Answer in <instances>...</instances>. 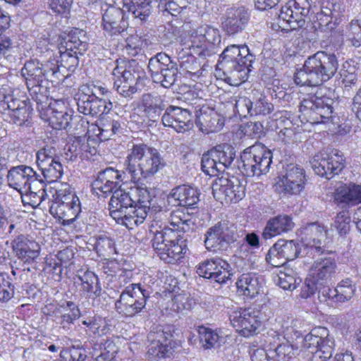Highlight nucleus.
<instances>
[{
  "label": "nucleus",
  "mask_w": 361,
  "mask_h": 361,
  "mask_svg": "<svg viewBox=\"0 0 361 361\" xmlns=\"http://www.w3.org/2000/svg\"><path fill=\"white\" fill-rule=\"evenodd\" d=\"M15 286L6 273L0 274V301L7 302L13 297Z\"/></svg>",
  "instance_id": "obj_55"
},
{
  "label": "nucleus",
  "mask_w": 361,
  "mask_h": 361,
  "mask_svg": "<svg viewBox=\"0 0 361 361\" xmlns=\"http://www.w3.org/2000/svg\"><path fill=\"white\" fill-rule=\"evenodd\" d=\"M310 164L316 174L331 179L342 171L345 167V159L338 149L330 152H319L310 160Z\"/></svg>",
  "instance_id": "obj_16"
},
{
  "label": "nucleus",
  "mask_w": 361,
  "mask_h": 361,
  "mask_svg": "<svg viewBox=\"0 0 361 361\" xmlns=\"http://www.w3.org/2000/svg\"><path fill=\"white\" fill-rule=\"evenodd\" d=\"M118 1L117 4H122L123 8H127L140 24L146 22L151 15L152 0H130V4H126L124 0Z\"/></svg>",
  "instance_id": "obj_37"
},
{
  "label": "nucleus",
  "mask_w": 361,
  "mask_h": 361,
  "mask_svg": "<svg viewBox=\"0 0 361 361\" xmlns=\"http://www.w3.org/2000/svg\"><path fill=\"white\" fill-rule=\"evenodd\" d=\"M302 346L312 353L311 361H326L335 350V340L327 328L316 326L303 339Z\"/></svg>",
  "instance_id": "obj_10"
},
{
  "label": "nucleus",
  "mask_w": 361,
  "mask_h": 361,
  "mask_svg": "<svg viewBox=\"0 0 361 361\" xmlns=\"http://www.w3.org/2000/svg\"><path fill=\"white\" fill-rule=\"evenodd\" d=\"M14 47L12 39L6 35H0V65L6 61L13 59Z\"/></svg>",
  "instance_id": "obj_58"
},
{
  "label": "nucleus",
  "mask_w": 361,
  "mask_h": 361,
  "mask_svg": "<svg viewBox=\"0 0 361 361\" xmlns=\"http://www.w3.org/2000/svg\"><path fill=\"white\" fill-rule=\"evenodd\" d=\"M45 188L46 184L44 181L43 176L37 174L36 171H35V174L32 176L30 181L27 183V186L24 190L33 191V192H36L37 195H39L40 197L46 199L47 194L46 192Z\"/></svg>",
  "instance_id": "obj_59"
},
{
  "label": "nucleus",
  "mask_w": 361,
  "mask_h": 361,
  "mask_svg": "<svg viewBox=\"0 0 361 361\" xmlns=\"http://www.w3.org/2000/svg\"><path fill=\"white\" fill-rule=\"evenodd\" d=\"M311 8L309 0H293L288 6H282L278 15L279 23L288 25L291 30L302 27Z\"/></svg>",
  "instance_id": "obj_20"
},
{
  "label": "nucleus",
  "mask_w": 361,
  "mask_h": 361,
  "mask_svg": "<svg viewBox=\"0 0 361 361\" xmlns=\"http://www.w3.org/2000/svg\"><path fill=\"white\" fill-rule=\"evenodd\" d=\"M52 161H45L37 164L39 169L41 171L42 176L47 182H54L60 178L63 173V168L61 163L54 162V166L49 168Z\"/></svg>",
  "instance_id": "obj_47"
},
{
  "label": "nucleus",
  "mask_w": 361,
  "mask_h": 361,
  "mask_svg": "<svg viewBox=\"0 0 361 361\" xmlns=\"http://www.w3.org/2000/svg\"><path fill=\"white\" fill-rule=\"evenodd\" d=\"M192 37L191 49L193 54L203 58L216 54L220 49L221 35L219 30L202 26Z\"/></svg>",
  "instance_id": "obj_18"
},
{
  "label": "nucleus",
  "mask_w": 361,
  "mask_h": 361,
  "mask_svg": "<svg viewBox=\"0 0 361 361\" xmlns=\"http://www.w3.org/2000/svg\"><path fill=\"white\" fill-rule=\"evenodd\" d=\"M295 226L292 218L286 214L278 215L270 219L262 232V237L267 240L291 231Z\"/></svg>",
  "instance_id": "obj_35"
},
{
  "label": "nucleus",
  "mask_w": 361,
  "mask_h": 361,
  "mask_svg": "<svg viewBox=\"0 0 361 361\" xmlns=\"http://www.w3.org/2000/svg\"><path fill=\"white\" fill-rule=\"evenodd\" d=\"M113 75L116 77L114 86L124 97H131L144 86L147 78L144 68L135 59L126 61L123 66H116Z\"/></svg>",
  "instance_id": "obj_7"
},
{
  "label": "nucleus",
  "mask_w": 361,
  "mask_h": 361,
  "mask_svg": "<svg viewBox=\"0 0 361 361\" xmlns=\"http://www.w3.org/2000/svg\"><path fill=\"white\" fill-rule=\"evenodd\" d=\"M99 130L101 137L104 140H109L121 132V125L118 120L106 118L101 121Z\"/></svg>",
  "instance_id": "obj_51"
},
{
  "label": "nucleus",
  "mask_w": 361,
  "mask_h": 361,
  "mask_svg": "<svg viewBox=\"0 0 361 361\" xmlns=\"http://www.w3.org/2000/svg\"><path fill=\"white\" fill-rule=\"evenodd\" d=\"M178 133H185L193 128L191 112L187 109L176 106Z\"/></svg>",
  "instance_id": "obj_53"
},
{
  "label": "nucleus",
  "mask_w": 361,
  "mask_h": 361,
  "mask_svg": "<svg viewBox=\"0 0 361 361\" xmlns=\"http://www.w3.org/2000/svg\"><path fill=\"white\" fill-rule=\"evenodd\" d=\"M201 169L206 175L210 176H214L222 171V167L218 164L216 159L210 155V150L202 155Z\"/></svg>",
  "instance_id": "obj_57"
},
{
  "label": "nucleus",
  "mask_w": 361,
  "mask_h": 361,
  "mask_svg": "<svg viewBox=\"0 0 361 361\" xmlns=\"http://www.w3.org/2000/svg\"><path fill=\"white\" fill-rule=\"evenodd\" d=\"M230 264L219 257L207 259L196 266V272L203 278L209 279L211 282L219 284L225 283L230 279Z\"/></svg>",
  "instance_id": "obj_23"
},
{
  "label": "nucleus",
  "mask_w": 361,
  "mask_h": 361,
  "mask_svg": "<svg viewBox=\"0 0 361 361\" xmlns=\"http://www.w3.org/2000/svg\"><path fill=\"white\" fill-rule=\"evenodd\" d=\"M127 174L126 170L121 171L108 167L98 172L96 179L92 183V189L100 192L104 197L117 190H122L121 183L124 180Z\"/></svg>",
  "instance_id": "obj_25"
},
{
  "label": "nucleus",
  "mask_w": 361,
  "mask_h": 361,
  "mask_svg": "<svg viewBox=\"0 0 361 361\" xmlns=\"http://www.w3.org/2000/svg\"><path fill=\"white\" fill-rule=\"evenodd\" d=\"M236 227L224 220L209 227L204 234L205 248L212 252L226 251L236 240Z\"/></svg>",
  "instance_id": "obj_15"
},
{
  "label": "nucleus",
  "mask_w": 361,
  "mask_h": 361,
  "mask_svg": "<svg viewBox=\"0 0 361 361\" xmlns=\"http://www.w3.org/2000/svg\"><path fill=\"white\" fill-rule=\"evenodd\" d=\"M152 201L153 197L147 188L117 190L109 202V214L118 224L132 229L143 223Z\"/></svg>",
  "instance_id": "obj_1"
},
{
  "label": "nucleus",
  "mask_w": 361,
  "mask_h": 361,
  "mask_svg": "<svg viewBox=\"0 0 361 361\" xmlns=\"http://www.w3.org/2000/svg\"><path fill=\"white\" fill-rule=\"evenodd\" d=\"M343 11L340 4L334 0H323L321 4V11L316 15V22L313 25L314 30L321 31H331L336 27V22Z\"/></svg>",
  "instance_id": "obj_27"
},
{
  "label": "nucleus",
  "mask_w": 361,
  "mask_h": 361,
  "mask_svg": "<svg viewBox=\"0 0 361 361\" xmlns=\"http://www.w3.org/2000/svg\"><path fill=\"white\" fill-rule=\"evenodd\" d=\"M72 114L67 111L51 110L49 118V125L56 130L66 129L72 120Z\"/></svg>",
  "instance_id": "obj_50"
},
{
  "label": "nucleus",
  "mask_w": 361,
  "mask_h": 361,
  "mask_svg": "<svg viewBox=\"0 0 361 361\" xmlns=\"http://www.w3.org/2000/svg\"><path fill=\"white\" fill-rule=\"evenodd\" d=\"M338 66L334 54L319 51L305 59L302 67L295 73V82L300 86H319L336 75Z\"/></svg>",
  "instance_id": "obj_3"
},
{
  "label": "nucleus",
  "mask_w": 361,
  "mask_h": 361,
  "mask_svg": "<svg viewBox=\"0 0 361 361\" xmlns=\"http://www.w3.org/2000/svg\"><path fill=\"white\" fill-rule=\"evenodd\" d=\"M35 174V171L30 166L19 165L11 167L7 173L6 178L9 187L21 192L26 188L27 183Z\"/></svg>",
  "instance_id": "obj_33"
},
{
  "label": "nucleus",
  "mask_w": 361,
  "mask_h": 361,
  "mask_svg": "<svg viewBox=\"0 0 361 361\" xmlns=\"http://www.w3.org/2000/svg\"><path fill=\"white\" fill-rule=\"evenodd\" d=\"M299 254L298 244L294 240L280 239L269 250L266 261L272 267H281L288 261L295 259Z\"/></svg>",
  "instance_id": "obj_24"
},
{
  "label": "nucleus",
  "mask_w": 361,
  "mask_h": 361,
  "mask_svg": "<svg viewBox=\"0 0 361 361\" xmlns=\"http://www.w3.org/2000/svg\"><path fill=\"white\" fill-rule=\"evenodd\" d=\"M337 264L334 258L325 257L317 259L310 268V276L319 282L329 283L335 276Z\"/></svg>",
  "instance_id": "obj_32"
},
{
  "label": "nucleus",
  "mask_w": 361,
  "mask_h": 361,
  "mask_svg": "<svg viewBox=\"0 0 361 361\" xmlns=\"http://www.w3.org/2000/svg\"><path fill=\"white\" fill-rule=\"evenodd\" d=\"M210 155L216 159L218 164L224 171L231 166L235 158V151L231 145L221 144L211 149Z\"/></svg>",
  "instance_id": "obj_42"
},
{
  "label": "nucleus",
  "mask_w": 361,
  "mask_h": 361,
  "mask_svg": "<svg viewBox=\"0 0 361 361\" xmlns=\"http://www.w3.org/2000/svg\"><path fill=\"white\" fill-rule=\"evenodd\" d=\"M347 37L353 46L359 47L361 46V22L353 20L349 25Z\"/></svg>",
  "instance_id": "obj_61"
},
{
  "label": "nucleus",
  "mask_w": 361,
  "mask_h": 361,
  "mask_svg": "<svg viewBox=\"0 0 361 361\" xmlns=\"http://www.w3.org/2000/svg\"><path fill=\"white\" fill-rule=\"evenodd\" d=\"M334 101L327 97L317 95L304 98L299 106L303 118L312 124L332 122Z\"/></svg>",
  "instance_id": "obj_13"
},
{
  "label": "nucleus",
  "mask_w": 361,
  "mask_h": 361,
  "mask_svg": "<svg viewBox=\"0 0 361 361\" xmlns=\"http://www.w3.org/2000/svg\"><path fill=\"white\" fill-rule=\"evenodd\" d=\"M13 93L8 79L0 75V113L8 114L18 126H27L32 111L31 106L27 99L15 97Z\"/></svg>",
  "instance_id": "obj_6"
},
{
  "label": "nucleus",
  "mask_w": 361,
  "mask_h": 361,
  "mask_svg": "<svg viewBox=\"0 0 361 361\" xmlns=\"http://www.w3.org/2000/svg\"><path fill=\"white\" fill-rule=\"evenodd\" d=\"M255 61V56L250 53L247 45L231 44L220 55L217 68L237 85L247 79Z\"/></svg>",
  "instance_id": "obj_4"
},
{
  "label": "nucleus",
  "mask_w": 361,
  "mask_h": 361,
  "mask_svg": "<svg viewBox=\"0 0 361 361\" xmlns=\"http://www.w3.org/2000/svg\"><path fill=\"white\" fill-rule=\"evenodd\" d=\"M21 74L26 83L30 85L32 82H43L44 80L57 83L63 80L58 62L54 60H49L45 63L37 59L27 61L21 69Z\"/></svg>",
  "instance_id": "obj_14"
},
{
  "label": "nucleus",
  "mask_w": 361,
  "mask_h": 361,
  "mask_svg": "<svg viewBox=\"0 0 361 361\" xmlns=\"http://www.w3.org/2000/svg\"><path fill=\"white\" fill-rule=\"evenodd\" d=\"M334 199L337 202L352 205L361 203V185L350 183L340 185L335 191Z\"/></svg>",
  "instance_id": "obj_36"
},
{
  "label": "nucleus",
  "mask_w": 361,
  "mask_h": 361,
  "mask_svg": "<svg viewBox=\"0 0 361 361\" xmlns=\"http://www.w3.org/2000/svg\"><path fill=\"white\" fill-rule=\"evenodd\" d=\"M176 106L170 105L165 109L161 116V122L166 127L173 128L178 133Z\"/></svg>",
  "instance_id": "obj_63"
},
{
  "label": "nucleus",
  "mask_w": 361,
  "mask_h": 361,
  "mask_svg": "<svg viewBox=\"0 0 361 361\" xmlns=\"http://www.w3.org/2000/svg\"><path fill=\"white\" fill-rule=\"evenodd\" d=\"M169 224L172 228L166 226L164 228L173 230L177 234H180L181 235L191 230L192 228V226H194L190 216L188 214H185L181 209H177L171 212Z\"/></svg>",
  "instance_id": "obj_41"
},
{
  "label": "nucleus",
  "mask_w": 361,
  "mask_h": 361,
  "mask_svg": "<svg viewBox=\"0 0 361 361\" xmlns=\"http://www.w3.org/2000/svg\"><path fill=\"white\" fill-rule=\"evenodd\" d=\"M229 318L233 326L244 337L257 334L261 325L259 312L250 307L235 310L231 312Z\"/></svg>",
  "instance_id": "obj_22"
},
{
  "label": "nucleus",
  "mask_w": 361,
  "mask_h": 361,
  "mask_svg": "<svg viewBox=\"0 0 361 361\" xmlns=\"http://www.w3.org/2000/svg\"><path fill=\"white\" fill-rule=\"evenodd\" d=\"M250 19L247 9L243 6L227 8L222 27L228 35H235L245 30Z\"/></svg>",
  "instance_id": "obj_29"
},
{
  "label": "nucleus",
  "mask_w": 361,
  "mask_h": 361,
  "mask_svg": "<svg viewBox=\"0 0 361 361\" xmlns=\"http://www.w3.org/2000/svg\"><path fill=\"white\" fill-rule=\"evenodd\" d=\"M149 292L140 283L126 286L116 300V312L126 317H134L145 308Z\"/></svg>",
  "instance_id": "obj_11"
},
{
  "label": "nucleus",
  "mask_w": 361,
  "mask_h": 361,
  "mask_svg": "<svg viewBox=\"0 0 361 361\" xmlns=\"http://www.w3.org/2000/svg\"><path fill=\"white\" fill-rule=\"evenodd\" d=\"M305 180H296L279 178L276 185V190L283 196L299 194L304 188Z\"/></svg>",
  "instance_id": "obj_44"
},
{
  "label": "nucleus",
  "mask_w": 361,
  "mask_h": 361,
  "mask_svg": "<svg viewBox=\"0 0 361 361\" xmlns=\"http://www.w3.org/2000/svg\"><path fill=\"white\" fill-rule=\"evenodd\" d=\"M147 67L153 82L165 88L171 87L180 78L177 63L163 52L151 57Z\"/></svg>",
  "instance_id": "obj_12"
},
{
  "label": "nucleus",
  "mask_w": 361,
  "mask_h": 361,
  "mask_svg": "<svg viewBox=\"0 0 361 361\" xmlns=\"http://www.w3.org/2000/svg\"><path fill=\"white\" fill-rule=\"evenodd\" d=\"M166 166L159 149L143 143L133 145L124 161V170L135 183L153 177Z\"/></svg>",
  "instance_id": "obj_2"
},
{
  "label": "nucleus",
  "mask_w": 361,
  "mask_h": 361,
  "mask_svg": "<svg viewBox=\"0 0 361 361\" xmlns=\"http://www.w3.org/2000/svg\"><path fill=\"white\" fill-rule=\"evenodd\" d=\"M87 48V37L82 30L74 28L62 38L59 47L60 60H53L58 62L63 78L64 70L74 72L79 64V56L83 55Z\"/></svg>",
  "instance_id": "obj_5"
},
{
  "label": "nucleus",
  "mask_w": 361,
  "mask_h": 361,
  "mask_svg": "<svg viewBox=\"0 0 361 361\" xmlns=\"http://www.w3.org/2000/svg\"><path fill=\"white\" fill-rule=\"evenodd\" d=\"M147 340L149 342H157L163 343V345L168 344L173 346L171 328L169 326L157 325L152 326L147 335Z\"/></svg>",
  "instance_id": "obj_43"
},
{
  "label": "nucleus",
  "mask_w": 361,
  "mask_h": 361,
  "mask_svg": "<svg viewBox=\"0 0 361 361\" xmlns=\"http://www.w3.org/2000/svg\"><path fill=\"white\" fill-rule=\"evenodd\" d=\"M147 355L149 359L159 360L161 358L168 357L171 353L173 346L155 342H149Z\"/></svg>",
  "instance_id": "obj_54"
},
{
  "label": "nucleus",
  "mask_w": 361,
  "mask_h": 361,
  "mask_svg": "<svg viewBox=\"0 0 361 361\" xmlns=\"http://www.w3.org/2000/svg\"><path fill=\"white\" fill-rule=\"evenodd\" d=\"M200 342L205 349H211L219 345L220 336L216 330L204 326H198Z\"/></svg>",
  "instance_id": "obj_46"
},
{
  "label": "nucleus",
  "mask_w": 361,
  "mask_h": 361,
  "mask_svg": "<svg viewBox=\"0 0 361 361\" xmlns=\"http://www.w3.org/2000/svg\"><path fill=\"white\" fill-rule=\"evenodd\" d=\"M197 189L186 185H178L167 196L168 202L173 206L195 208L200 201Z\"/></svg>",
  "instance_id": "obj_30"
},
{
  "label": "nucleus",
  "mask_w": 361,
  "mask_h": 361,
  "mask_svg": "<svg viewBox=\"0 0 361 361\" xmlns=\"http://www.w3.org/2000/svg\"><path fill=\"white\" fill-rule=\"evenodd\" d=\"M77 278L81 283L82 290L87 293L89 298H97L102 295V288L98 276L93 272L87 270Z\"/></svg>",
  "instance_id": "obj_40"
},
{
  "label": "nucleus",
  "mask_w": 361,
  "mask_h": 361,
  "mask_svg": "<svg viewBox=\"0 0 361 361\" xmlns=\"http://www.w3.org/2000/svg\"><path fill=\"white\" fill-rule=\"evenodd\" d=\"M191 0H170L169 1H161L159 7L170 13L171 16H176L187 8L190 4Z\"/></svg>",
  "instance_id": "obj_52"
},
{
  "label": "nucleus",
  "mask_w": 361,
  "mask_h": 361,
  "mask_svg": "<svg viewBox=\"0 0 361 361\" xmlns=\"http://www.w3.org/2000/svg\"><path fill=\"white\" fill-rule=\"evenodd\" d=\"M237 291L239 294L252 298L260 290L258 278L252 273L242 274L236 282Z\"/></svg>",
  "instance_id": "obj_39"
},
{
  "label": "nucleus",
  "mask_w": 361,
  "mask_h": 361,
  "mask_svg": "<svg viewBox=\"0 0 361 361\" xmlns=\"http://www.w3.org/2000/svg\"><path fill=\"white\" fill-rule=\"evenodd\" d=\"M252 116L257 115L265 116L274 110V105L267 102L264 97H260L252 102Z\"/></svg>",
  "instance_id": "obj_60"
},
{
  "label": "nucleus",
  "mask_w": 361,
  "mask_h": 361,
  "mask_svg": "<svg viewBox=\"0 0 361 361\" xmlns=\"http://www.w3.org/2000/svg\"><path fill=\"white\" fill-rule=\"evenodd\" d=\"M270 354H272V360H286L293 355V348L291 345L286 343L278 345L274 350L270 349Z\"/></svg>",
  "instance_id": "obj_62"
},
{
  "label": "nucleus",
  "mask_w": 361,
  "mask_h": 361,
  "mask_svg": "<svg viewBox=\"0 0 361 361\" xmlns=\"http://www.w3.org/2000/svg\"><path fill=\"white\" fill-rule=\"evenodd\" d=\"M328 283L319 282L317 285V298L322 302H325L328 300H331L335 302L336 298V288H331Z\"/></svg>",
  "instance_id": "obj_64"
},
{
  "label": "nucleus",
  "mask_w": 361,
  "mask_h": 361,
  "mask_svg": "<svg viewBox=\"0 0 361 361\" xmlns=\"http://www.w3.org/2000/svg\"><path fill=\"white\" fill-rule=\"evenodd\" d=\"M54 197V201L53 203H61L70 206H73V203H76L78 205H80L79 198L67 183L62 185V188L56 191Z\"/></svg>",
  "instance_id": "obj_49"
},
{
  "label": "nucleus",
  "mask_w": 361,
  "mask_h": 361,
  "mask_svg": "<svg viewBox=\"0 0 361 361\" xmlns=\"http://www.w3.org/2000/svg\"><path fill=\"white\" fill-rule=\"evenodd\" d=\"M302 282L296 273L291 269H284L279 274L278 285L284 290H293Z\"/></svg>",
  "instance_id": "obj_48"
},
{
  "label": "nucleus",
  "mask_w": 361,
  "mask_h": 361,
  "mask_svg": "<svg viewBox=\"0 0 361 361\" xmlns=\"http://www.w3.org/2000/svg\"><path fill=\"white\" fill-rule=\"evenodd\" d=\"M212 194L219 201L236 203L244 197L245 188L237 177L227 174L215 180L212 184Z\"/></svg>",
  "instance_id": "obj_17"
},
{
  "label": "nucleus",
  "mask_w": 361,
  "mask_h": 361,
  "mask_svg": "<svg viewBox=\"0 0 361 361\" xmlns=\"http://www.w3.org/2000/svg\"><path fill=\"white\" fill-rule=\"evenodd\" d=\"M114 4L106 2L102 15V25L104 30L110 36L123 35L128 27V23L125 16L122 4H117L118 0L112 1Z\"/></svg>",
  "instance_id": "obj_21"
},
{
  "label": "nucleus",
  "mask_w": 361,
  "mask_h": 361,
  "mask_svg": "<svg viewBox=\"0 0 361 361\" xmlns=\"http://www.w3.org/2000/svg\"><path fill=\"white\" fill-rule=\"evenodd\" d=\"M300 235L302 243L312 252L324 253L326 233L324 226L316 222L309 224L301 228Z\"/></svg>",
  "instance_id": "obj_26"
},
{
  "label": "nucleus",
  "mask_w": 361,
  "mask_h": 361,
  "mask_svg": "<svg viewBox=\"0 0 361 361\" xmlns=\"http://www.w3.org/2000/svg\"><path fill=\"white\" fill-rule=\"evenodd\" d=\"M78 111L86 116H97L99 114H108L112 109L114 104L108 98H100L97 92L91 93L85 92V88L75 97Z\"/></svg>",
  "instance_id": "obj_19"
},
{
  "label": "nucleus",
  "mask_w": 361,
  "mask_h": 361,
  "mask_svg": "<svg viewBox=\"0 0 361 361\" xmlns=\"http://www.w3.org/2000/svg\"><path fill=\"white\" fill-rule=\"evenodd\" d=\"M142 105L145 116L149 121H157L163 110H165V105L160 97L147 93L142 97Z\"/></svg>",
  "instance_id": "obj_38"
},
{
  "label": "nucleus",
  "mask_w": 361,
  "mask_h": 361,
  "mask_svg": "<svg viewBox=\"0 0 361 361\" xmlns=\"http://www.w3.org/2000/svg\"><path fill=\"white\" fill-rule=\"evenodd\" d=\"M279 178L288 180H305V170L299 165L290 163L283 166V170L281 171Z\"/></svg>",
  "instance_id": "obj_56"
},
{
  "label": "nucleus",
  "mask_w": 361,
  "mask_h": 361,
  "mask_svg": "<svg viewBox=\"0 0 361 361\" xmlns=\"http://www.w3.org/2000/svg\"><path fill=\"white\" fill-rule=\"evenodd\" d=\"M66 306L63 305L55 307L51 313L47 314L55 317L54 321L61 329L68 331L74 321L80 316V311L78 307L72 301L66 302Z\"/></svg>",
  "instance_id": "obj_31"
},
{
  "label": "nucleus",
  "mask_w": 361,
  "mask_h": 361,
  "mask_svg": "<svg viewBox=\"0 0 361 361\" xmlns=\"http://www.w3.org/2000/svg\"><path fill=\"white\" fill-rule=\"evenodd\" d=\"M185 241L180 234L168 228L157 231L152 240L160 259L168 264H175L183 258L186 250Z\"/></svg>",
  "instance_id": "obj_8"
},
{
  "label": "nucleus",
  "mask_w": 361,
  "mask_h": 361,
  "mask_svg": "<svg viewBox=\"0 0 361 361\" xmlns=\"http://www.w3.org/2000/svg\"><path fill=\"white\" fill-rule=\"evenodd\" d=\"M271 163V151L257 142L243 151L238 167L247 176H260L269 172Z\"/></svg>",
  "instance_id": "obj_9"
},
{
  "label": "nucleus",
  "mask_w": 361,
  "mask_h": 361,
  "mask_svg": "<svg viewBox=\"0 0 361 361\" xmlns=\"http://www.w3.org/2000/svg\"><path fill=\"white\" fill-rule=\"evenodd\" d=\"M355 285L350 279L342 280L336 287L335 302H345L349 301L355 295Z\"/></svg>",
  "instance_id": "obj_45"
},
{
  "label": "nucleus",
  "mask_w": 361,
  "mask_h": 361,
  "mask_svg": "<svg viewBox=\"0 0 361 361\" xmlns=\"http://www.w3.org/2000/svg\"><path fill=\"white\" fill-rule=\"evenodd\" d=\"M11 244L15 256L24 263L31 264L39 256L41 247L39 243L23 234L16 235Z\"/></svg>",
  "instance_id": "obj_28"
},
{
  "label": "nucleus",
  "mask_w": 361,
  "mask_h": 361,
  "mask_svg": "<svg viewBox=\"0 0 361 361\" xmlns=\"http://www.w3.org/2000/svg\"><path fill=\"white\" fill-rule=\"evenodd\" d=\"M81 212L80 205L73 203V206L61 203H52L49 208L50 214L65 226L74 225Z\"/></svg>",
  "instance_id": "obj_34"
}]
</instances>
